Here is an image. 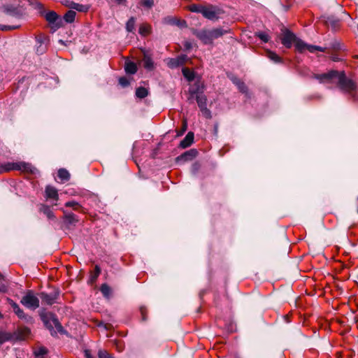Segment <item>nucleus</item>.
Returning a JSON list of instances; mask_svg holds the SVG:
<instances>
[{
    "label": "nucleus",
    "mask_w": 358,
    "mask_h": 358,
    "mask_svg": "<svg viewBox=\"0 0 358 358\" xmlns=\"http://www.w3.org/2000/svg\"><path fill=\"white\" fill-rule=\"evenodd\" d=\"M148 92L145 87H138L136 90V95L137 97L143 99L148 96Z\"/></svg>",
    "instance_id": "nucleus-30"
},
{
    "label": "nucleus",
    "mask_w": 358,
    "mask_h": 358,
    "mask_svg": "<svg viewBox=\"0 0 358 358\" xmlns=\"http://www.w3.org/2000/svg\"><path fill=\"white\" fill-rule=\"evenodd\" d=\"M100 290L105 297L108 299L110 298L111 295V289L108 285L103 284L101 287Z\"/></svg>",
    "instance_id": "nucleus-28"
},
{
    "label": "nucleus",
    "mask_w": 358,
    "mask_h": 358,
    "mask_svg": "<svg viewBox=\"0 0 358 358\" xmlns=\"http://www.w3.org/2000/svg\"><path fill=\"white\" fill-rule=\"evenodd\" d=\"M296 36L289 30L285 29L282 31V36L280 38L282 44L287 48H290Z\"/></svg>",
    "instance_id": "nucleus-6"
},
{
    "label": "nucleus",
    "mask_w": 358,
    "mask_h": 358,
    "mask_svg": "<svg viewBox=\"0 0 358 358\" xmlns=\"http://www.w3.org/2000/svg\"><path fill=\"white\" fill-rule=\"evenodd\" d=\"M48 352V350L44 347H41L38 350L34 351V355L36 357H41L43 355H45Z\"/></svg>",
    "instance_id": "nucleus-36"
},
{
    "label": "nucleus",
    "mask_w": 358,
    "mask_h": 358,
    "mask_svg": "<svg viewBox=\"0 0 358 358\" xmlns=\"http://www.w3.org/2000/svg\"><path fill=\"white\" fill-rule=\"evenodd\" d=\"M15 313L17 315V317L20 319L27 320V315L24 313V311L20 308L18 306L14 310Z\"/></svg>",
    "instance_id": "nucleus-35"
},
{
    "label": "nucleus",
    "mask_w": 358,
    "mask_h": 358,
    "mask_svg": "<svg viewBox=\"0 0 358 358\" xmlns=\"http://www.w3.org/2000/svg\"><path fill=\"white\" fill-rule=\"evenodd\" d=\"M69 6L71 8L75 9L80 12H86L88 10V7L87 6L74 2H71Z\"/></svg>",
    "instance_id": "nucleus-24"
},
{
    "label": "nucleus",
    "mask_w": 358,
    "mask_h": 358,
    "mask_svg": "<svg viewBox=\"0 0 358 358\" xmlns=\"http://www.w3.org/2000/svg\"><path fill=\"white\" fill-rule=\"evenodd\" d=\"M57 176L62 181H68L70 178V173L64 169H59Z\"/></svg>",
    "instance_id": "nucleus-23"
},
{
    "label": "nucleus",
    "mask_w": 358,
    "mask_h": 358,
    "mask_svg": "<svg viewBox=\"0 0 358 358\" xmlns=\"http://www.w3.org/2000/svg\"><path fill=\"white\" fill-rule=\"evenodd\" d=\"M336 290H337V293H338V286H337Z\"/></svg>",
    "instance_id": "nucleus-54"
},
{
    "label": "nucleus",
    "mask_w": 358,
    "mask_h": 358,
    "mask_svg": "<svg viewBox=\"0 0 358 358\" xmlns=\"http://www.w3.org/2000/svg\"><path fill=\"white\" fill-rule=\"evenodd\" d=\"M37 42V47H36V52L38 55H42L43 52H45L46 50V45L43 43V41L41 38V37L36 39Z\"/></svg>",
    "instance_id": "nucleus-22"
},
{
    "label": "nucleus",
    "mask_w": 358,
    "mask_h": 358,
    "mask_svg": "<svg viewBox=\"0 0 358 358\" xmlns=\"http://www.w3.org/2000/svg\"><path fill=\"white\" fill-rule=\"evenodd\" d=\"M41 298L43 303L48 305H52L55 302L57 296L56 294H48L45 293H41Z\"/></svg>",
    "instance_id": "nucleus-18"
},
{
    "label": "nucleus",
    "mask_w": 358,
    "mask_h": 358,
    "mask_svg": "<svg viewBox=\"0 0 358 358\" xmlns=\"http://www.w3.org/2000/svg\"><path fill=\"white\" fill-rule=\"evenodd\" d=\"M0 170L3 172H8L13 170L20 171L26 173L36 175L38 171L31 164L19 162H6L0 164Z\"/></svg>",
    "instance_id": "nucleus-1"
},
{
    "label": "nucleus",
    "mask_w": 358,
    "mask_h": 358,
    "mask_svg": "<svg viewBox=\"0 0 358 358\" xmlns=\"http://www.w3.org/2000/svg\"><path fill=\"white\" fill-rule=\"evenodd\" d=\"M43 322L46 327L50 331L52 336H55L57 333L64 334V330L55 317H51L49 319H44Z\"/></svg>",
    "instance_id": "nucleus-4"
},
{
    "label": "nucleus",
    "mask_w": 358,
    "mask_h": 358,
    "mask_svg": "<svg viewBox=\"0 0 358 358\" xmlns=\"http://www.w3.org/2000/svg\"><path fill=\"white\" fill-rule=\"evenodd\" d=\"M306 50H308L310 52H315L316 50L322 51V49L320 46L308 45L306 46Z\"/></svg>",
    "instance_id": "nucleus-41"
},
{
    "label": "nucleus",
    "mask_w": 358,
    "mask_h": 358,
    "mask_svg": "<svg viewBox=\"0 0 358 358\" xmlns=\"http://www.w3.org/2000/svg\"><path fill=\"white\" fill-rule=\"evenodd\" d=\"M1 277H2V275H1V274L0 273V279L1 278Z\"/></svg>",
    "instance_id": "nucleus-56"
},
{
    "label": "nucleus",
    "mask_w": 358,
    "mask_h": 358,
    "mask_svg": "<svg viewBox=\"0 0 358 358\" xmlns=\"http://www.w3.org/2000/svg\"><path fill=\"white\" fill-rule=\"evenodd\" d=\"M150 26L146 24H143L139 27V34L142 36H147L150 32Z\"/></svg>",
    "instance_id": "nucleus-29"
},
{
    "label": "nucleus",
    "mask_w": 358,
    "mask_h": 358,
    "mask_svg": "<svg viewBox=\"0 0 358 358\" xmlns=\"http://www.w3.org/2000/svg\"><path fill=\"white\" fill-rule=\"evenodd\" d=\"M24 334H25L26 335H28V334H30V329H28V328H25V329H24Z\"/></svg>",
    "instance_id": "nucleus-51"
},
{
    "label": "nucleus",
    "mask_w": 358,
    "mask_h": 358,
    "mask_svg": "<svg viewBox=\"0 0 358 358\" xmlns=\"http://www.w3.org/2000/svg\"><path fill=\"white\" fill-rule=\"evenodd\" d=\"M337 80L341 90L352 95L356 93V83L352 79L347 78L343 72L338 73L337 71Z\"/></svg>",
    "instance_id": "nucleus-2"
},
{
    "label": "nucleus",
    "mask_w": 358,
    "mask_h": 358,
    "mask_svg": "<svg viewBox=\"0 0 358 358\" xmlns=\"http://www.w3.org/2000/svg\"><path fill=\"white\" fill-rule=\"evenodd\" d=\"M39 358H44L43 357H39Z\"/></svg>",
    "instance_id": "nucleus-57"
},
{
    "label": "nucleus",
    "mask_w": 358,
    "mask_h": 358,
    "mask_svg": "<svg viewBox=\"0 0 358 358\" xmlns=\"http://www.w3.org/2000/svg\"><path fill=\"white\" fill-rule=\"evenodd\" d=\"M267 57L272 61H273L275 63H278L281 62L280 57L276 55L275 52L268 51L267 52Z\"/></svg>",
    "instance_id": "nucleus-34"
},
{
    "label": "nucleus",
    "mask_w": 358,
    "mask_h": 358,
    "mask_svg": "<svg viewBox=\"0 0 358 358\" xmlns=\"http://www.w3.org/2000/svg\"><path fill=\"white\" fill-rule=\"evenodd\" d=\"M8 301L10 306L13 308V310L18 306V304L13 301L12 299H8Z\"/></svg>",
    "instance_id": "nucleus-46"
},
{
    "label": "nucleus",
    "mask_w": 358,
    "mask_h": 358,
    "mask_svg": "<svg viewBox=\"0 0 358 358\" xmlns=\"http://www.w3.org/2000/svg\"><path fill=\"white\" fill-rule=\"evenodd\" d=\"M314 77L319 80L321 83H329L333 81V80L336 78V71L332 70L328 73L315 74Z\"/></svg>",
    "instance_id": "nucleus-11"
},
{
    "label": "nucleus",
    "mask_w": 358,
    "mask_h": 358,
    "mask_svg": "<svg viewBox=\"0 0 358 358\" xmlns=\"http://www.w3.org/2000/svg\"><path fill=\"white\" fill-rule=\"evenodd\" d=\"M85 357L86 358H93L89 353L87 350L85 351Z\"/></svg>",
    "instance_id": "nucleus-52"
},
{
    "label": "nucleus",
    "mask_w": 358,
    "mask_h": 358,
    "mask_svg": "<svg viewBox=\"0 0 358 358\" xmlns=\"http://www.w3.org/2000/svg\"><path fill=\"white\" fill-rule=\"evenodd\" d=\"M20 303L25 307L33 310L39 307V299L31 290L26 292L21 299Z\"/></svg>",
    "instance_id": "nucleus-3"
},
{
    "label": "nucleus",
    "mask_w": 358,
    "mask_h": 358,
    "mask_svg": "<svg viewBox=\"0 0 358 358\" xmlns=\"http://www.w3.org/2000/svg\"><path fill=\"white\" fill-rule=\"evenodd\" d=\"M136 20L131 17L126 24V29L129 32H132L135 29Z\"/></svg>",
    "instance_id": "nucleus-31"
},
{
    "label": "nucleus",
    "mask_w": 358,
    "mask_h": 358,
    "mask_svg": "<svg viewBox=\"0 0 358 358\" xmlns=\"http://www.w3.org/2000/svg\"><path fill=\"white\" fill-rule=\"evenodd\" d=\"M196 154H197V151L194 149H192L189 151L185 152L182 155L178 157L177 160H184V161L192 160L196 156Z\"/></svg>",
    "instance_id": "nucleus-17"
},
{
    "label": "nucleus",
    "mask_w": 358,
    "mask_h": 358,
    "mask_svg": "<svg viewBox=\"0 0 358 358\" xmlns=\"http://www.w3.org/2000/svg\"><path fill=\"white\" fill-rule=\"evenodd\" d=\"M119 83L122 87H127L129 85V82L126 78L122 77V78H120V79H119Z\"/></svg>",
    "instance_id": "nucleus-44"
},
{
    "label": "nucleus",
    "mask_w": 358,
    "mask_h": 358,
    "mask_svg": "<svg viewBox=\"0 0 358 358\" xmlns=\"http://www.w3.org/2000/svg\"><path fill=\"white\" fill-rule=\"evenodd\" d=\"M336 49H337V50H338V49H341V48H339V47H338V44H337Z\"/></svg>",
    "instance_id": "nucleus-53"
},
{
    "label": "nucleus",
    "mask_w": 358,
    "mask_h": 358,
    "mask_svg": "<svg viewBox=\"0 0 358 358\" xmlns=\"http://www.w3.org/2000/svg\"><path fill=\"white\" fill-rule=\"evenodd\" d=\"M336 355H337V358H338V352H336Z\"/></svg>",
    "instance_id": "nucleus-55"
},
{
    "label": "nucleus",
    "mask_w": 358,
    "mask_h": 358,
    "mask_svg": "<svg viewBox=\"0 0 358 358\" xmlns=\"http://www.w3.org/2000/svg\"><path fill=\"white\" fill-rule=\"evenodd\" d=\"M166 21L168 24L176 25L180 28L187 27V22L185 20H180L175 17H168Z\"/></svg>",
    "instance_id": "nucleus-20"
},
{
    "label": "nucleus",
    "mask_w": 358,
    "mask_h": 358,
    "mask_svg": "<svg viewBox=\"0 0 358 358\" xmlns=\"http://www.w3.org/2000/svg\"><path fill=\"white\" fill-rule=\"evenodd\" d=\"M76 13L74 10H69L64 16V19L66 22L71 23L74 21Z\"/></svg>",
    "instance_id": "nucleus-26"
},
{
    "label": "nucleus",
    "mask_w": 358,
    "mask_h": 358,
    "mask_svg": "<svg viewBox=\"0 0 358 358\" xmlns=\"http://www.w3.org/2000/svg\"><path fill=\"white\" fill-rule=\"evenodd\" d=\"M357 57H358V56H357Z\"/></svg>",
    "instance_id": "nucleus-58"
},
{
    "label": "nucleus",
    "mask_w": 358,
    "mask_h": 358,
    "mask_svg": "<svg viewBox=\"0 0 358 358\" xmlns=\"http://www.w3.org/2000/svg\"><path fill=\"white\" fill-rule=\"evenodd\" d=\"M182 74L185 78L189 81H192L194 79V73L187 68H183L182 70Z\"/></svg>",
    "instance_id": "nucleus-27"
},
{
    "label": "nucleus",
    "mask_w": 358,
    "mask_h": 358,
    "mask_svg": "<svg viewBox=\"0 0 358 358\" xmlns=\"http://www.w3.org/2000/svg\"><path fill=\"white\" fill-rule=\"evenodd\" d=\"M65 206L72 208L74 210H78V207H80V204L75 201H70L65 203Z\"/></svg>",
    "instance_id": "nucleus-38"
},
{
    "label": "nucleus",
    "mask_w": 358,
    "mask_h": 358,
    "mask_svg": "<svg viewBox=\"0 0 358 358\" xmlns=\"http://www.w3.org/2000/svg\"><path fill=\"white\" fill-rule=\"evenodd\" d=\"M187 59V56L185 55H182L176 58L170 59L167 64L170 68L173 69L185 64Z\"/></svg>",
    "instance_id": "nucleus-10"
},
{
    "label": "nucleus",
    "mask_w": 358,
    "mask_h": 358,
    "mask_svg": "<svg viewBox=\"0 0 358 358\" xmlns=\"http://www.w3.org/2000/svg\"><path fill=\"white\" fill-rule=\"evenodd\" d=\"M9 336L3 332H0V345L9 339Z\"/></svg>",
    "instance_id": "nucleus-43"
},
{
    "label": "nucleus",
    "mask_w": 358,
    "mask_h": 358,
    "mask_svg": "<svg viewBox=\"0 0 358 358\" xmlns=\"http://www.w3.org/2000/svg\"><path fill=\"white\" fill-rule=\"evenodd\" d=\"M141 4L147 8H151L154 5L153 0H141Z\"/></svg>",
    "instance_id": "nucleus-42"
},
{
    "label": "nucleus",
    "mask_w": 358,
    "mask_h": 358,
    "mask_svg": "<svg viewBox=\"0 0 358 358\" xmlns=\"http://www.w3.org/2000/svg\"><path fill=\"white\" fill-rule=\"evenodd\" d=\"M40 211L45 215L48 219L50 220H55L56 219L54 213L48 206L43 205L40 208Z\"/></svg>",
    "instance_id": "nucleus-19"
},
{
    "label": "nucleus",
    "mask_w": 358,
    "mask_h": 358,
    "mask_svg": "<svg viewBox=\"0 0 358 358\" xmlns=\"http://www.w3.org/2000/svg\"><path fill=\"white\" fill-rule=\"evenodd\" d=\"M294 45L296 50L299 52H303L306 50L307 44L298 38H296Z\"/></svg>",
    "instance_id": "nucleus-21"
},
{
    "label": "nucleus",
    "mask_w": 358,
    "mask_h": 358,
    "mask_svg": "<svg viewBox=\"0 0 358 358\" xmlns=\"http://www.w3.org/2000/svg\"><path fill=\"white\" fill-rule=\"evenodd\" d=\"M125 71L127 73L134 74L137 71L136 65L134 62H127L125 64Z\"/></svg>",
    "instance_id": "nucleus-25"
},
{
    "label": "nucleus",
    "mask_w": 358,
    "mask_h": 358,
    "mask_svg": "<svg viewBox=\"0 0 358 358\" xmlns=\"http://www.w3.org/2000/svg\"><path fill=\"white\" fill-rule=\"evenodd\" d=\"M257 36L264 42L266 43L268 41L270 37L265 32H259L257 34Z\"/></svg>",
    "instance_id": "nucleus-39"
},
{
    "label": "nucleus",
    "mask_w": 358,
    "mask_h": 358,
    "mask_svg": "<svg viewBox=\"0 0 358 358\" xmlns=\"http://www.w3.org/2000/svg\"><path fill=\"white\" fill-rule=\"evenodd\" d=\"M99 358H113V357L106 350H100L98 352Z\"/></svg>",
    "instance_id": "nucleus-40"
},
{
    "label": "nucleus",
    "mask_w": 358,
    "mask_h": 358,
    "mask_svg": "<svg viewBox=\"0 0 358 358\" xmlns=\"http://www.w3.org/2000/svg\"><path fill=\"white\" fill-rule=\"evenodd\" d=\"M194 141V133L188 132L185 138L181 141L180 146L182 148H186L190 146Z\"/></svg>",
    "instance_id": "nucleus-16"
},
{
    "label": "nucleus",
    "mask_w": 358,
    "mask_h": 358,
    "mask_svg": "<svg viewBox=\"0 0 358 358\" xmlns=\"http://www.w3.org/2000/svg\"><path fill=\"white\" fill-rule=\"evenodd\" d=\"M196 102L198 103V106L202 112L203 115L207 117L210 118V111L207 108V99L205 95L203 94H198L196 95Z\"/></svg>",
    "instance_id": "nucleus-8"
},
{
    "label": "nucleus",
    "mask_w": 358,
    "mask_h": 358,
    "mask_svg": "<svg viewBox=\"0 0 358 358\" xmlns=\"http://www.w3.org/2000/svg\"><path fill=\"white\" fill-rule=\"evenodd\" d=\"M6 290V287L4 285H0V292H4Z\"/></svg>",
    "instance_id": "nucleus-50"
},
{
    "label": "nucleus",
    "mask_w": 358,
    "mask_h": 358,
    "mask_svg": "<svg viewBox=\"0 0 358 358\" xmlns=\"http://www.w3.org/2000/svg\"><path fill=\"white\" fill-rule=\"evenodd\" d=\"M63 212L64 213V220L67 225H75L78 222L77 216L75 214L66 213L64 210Z\"/></svg>",
    "instance_id": "nucleus-13"
},
{
    "label": "nucleus",
    "mask_w": 358,
    "mask_h": 358,
    "mask_svg": "<svg viewBox=\"0 0 358 358\" xmlns=\"http://www.w3.org/2000/svg\"><path fill=\"white\" fill-rule=\"evenodd\" d=\"M45 20L55 29L62 25V20L55 11H49L45 14Z\"/></svg>",
    "instance_id": "nucleus-7"
},
{
    "label": "nucleus",
    "mask_w": 358,
    "mask_h": 358,
    "mask_svg": "<svg viewBox=\"0 0 358 358\" xmlns=\"http://www.w3.org/2000/svg\"><path fill=\"white\" fill-rule=\"evenodd\" d=\"M35 5V8L39 10L41 15H43L45 13V9L43 4L39 2H36Z\"/></svg>",
    "instance_id": "nucleus-45"
},
{
    "label": "nucleus",
    "mask_w": 358,
    "mask_h": 358,
    "mask_svg": "<svg viewBox=\"0 0 358 358\" xmlns=\"http://www.w3.org/2000/svg\"><path fill=\"white\" fill-rule=\"evenodd\" d=\"M184 46L186 49H190L192 48V44L189 42L186 41L184 44Z\"/></svg>",
    "instance_id": "nucleus-49"
},
{
    "label": "nucleus",
    "mask_w": 358,
    "mask_h": 358,
    "mask_svg": "<svg viewBox=\"0 0 358 358\" xmlns=\"http://www.w3.org/2000/svg\"><path fill=\"white\" fill-rule=\"evenodd\" d=\"M18 27H20V25H3V24H0V30H2V31H10V30H13V29H17Z\"/></svg>",
    "instance_id": "nucleus-37"
},
{
    "label": "nucleus",
    "mask_w": 358,
    "mask_h": 358,
    "mask_svg": "<svg viewBox=\"0 0 358 358\" xmlns=\"http://www.w3.org/2000/svg\"><path fill=\"white\" fill-rule=\"evenodd\" d=\"M186 129H187V123H186V122H184L183 126L182 127V131L180 134V135L182 134L186 131Z\"/></svg>",
    "instance_id": "nucleus-48"
},
{
    "label": "nucleus",
    "mask_w": 358,
    "mask_h": 358,
    "mask_svg": "<svg viewBox=\"0 0 358 358\" xmlns=\"http://www.w3.org/2000/svg\"><path fill=\"white\" fill-rule=\"evenodd\" d=\"M233 81L237 85L238 88L241 92H246L247 87L245 86L244 83H243L242 81L239 80L237 78H235Z\"/></svg>",
    "instance_id": "nucleus-33"
},
{
    "label": "nucleus",
    "mask_w": 358,
    "mask_h": 358,
    "mask_svg": "<svg viewBox=\"0 0 358 358\" xmlns=\"http://www.w3.org/2000/svg\"><path fill=\"white\" fill-rule=\"evenodd\" d=\"M45 197L46 199H52L57 201L59 196L57 189L50 185L47 186L45 188Z\"/></svg>",
    "instance_id": "nucleus-14"
},
{
    "label": "nucleus",
    "mask_w": 358,
    "mask_h": 358,
    "mask_svg": "<svg viewBox=\"0 0 358 358\" xmlns=\"http://www.w3.org/2000/svg\"><path fill=\"white\" fill-rule=\"evenodd\" d=\"M204 6L200 4H192L189 6V9L191 12L202 14Z\"/></svg>",
    "instance_id": "nucleus-32"
},
{
    "label": "nucleus",
    "mask_w": 358,
    "mask_h": 358,
    "mask_svg": "<svg viewBox=\"0 0 358 358\" xmlns=\"http://www.w3.org/2000/svg\"><path fill=\"white\" fill-rule=\"evenodd\" d=\"M143 64L145 69H146L148 71H152L155 68V63L152 60V59L150 57V55H148L146 53H144V56L143 58Z\"/></svg>",
    "instance_id": "nucleus-15"
},
{
    "label": "nucleus",
    "mask_w": 358,
    "mask_h": 358,
    "mask_svg": "<svg viewBox=\"0 0 358 358\" xmlns=\"http://www.w3.org/2000/svg\"><path fill=\"white\" fill-rule=\"evenodd\" d=\"M213 40L222 37L223 35L230 32V29L217 27L210 30Z\"/></svg>",
    "instance_id": "nucleus-12"
},
{
    "label": "nucleus",
    "mask_w": 358,
    "mask_h": 358,
    "mask_svg": "<svg viewBox=\"0 0 358 358\" xmlns=\"http://www.w3.org/2000/svg\"><path fill=\"white\" fill-rule=\"evenodd\" d=\"M94 271H95L94 278H96L101 273L100 267L99 266L96 265Z\"/></svg>",
    "instance_id": "nucleus-47"
},
{
    "label": "nucleus",
    "mask_w": 358,
    "mask_h": 358,
    "mask_svg": "<svg viewBox=\"0 0 358 358\" xmlns=\"http://www.w3.org/2000/svg\"><path fill=\"white\" fill-rule=\"evenodd\" d=\"M222 13V10L216 6H204L202 15L204 17L208 20H217L220 17V15H221Z\"/></svg>",
    "instance_id": "nucleus-5"
},
{
    "label": "nucleus",
    "mask_w": 358,
    "mask_h": 358,
    "mask_svg": "<svg viewBox=\"0 0 358 358\" xmlns=\"http://www.w3.org/2000/svg\"><path fill=\"white\" fill-rule=\"evenodd\" d=\"M194 34L199 39L202 41V43L206 45L211 44L213 41L211 36L210 30L203 29L200 31H195Z\"/></svg>",
    "instance_id": "nucleus-9"
}]
</instances>
